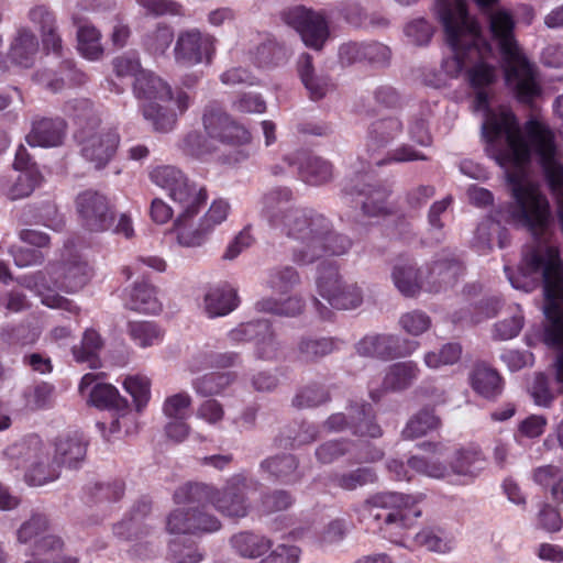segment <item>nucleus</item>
Segmentation results:
<instances>
[{
  "mask_svg": "<svg viewBox=\"0 0 563 563\" xmlns=\"http://www.w3.org/2000/svg\"><path fill=\"white\" fill-rule=\"evenodd\" d=\"M482 51V54L475 53L478 60L466 70V80L471 88L488 89L497 81V67L485 60V57L492 55L493 51L490 53Z\"/></svg>",
  "mask_w": 563,
  "mask_h": 563,
  "instance_id": "ea45409f",
  "label": "nucleus"
},
{
  "mask_svg": "<svg viewBox=\"0 0 563 563\" xmlns=\"http://www.w3.org/2000/svg\"><path fill=\"white\" fill-rule=\"evenodd\" d=\"M389 475L396 481H410L409 470L434 478H443L449 473L445 464L422 456H411L407 465L398 459H390L386 464Z\"/></svg>",
  "mask_w": 563,
  "mask_h": 563,
  "instance_id": "b1692460",
  "label": "nucleus"
},
{
  "mask_svg": "<svg viewBox=\"0 0 563 563\" xmlns=\"http://www.w3.org/2000/svg\"><path fill=\"white\" fill-rule=\"evenodd\" d=\"M76 209L81 225L91 232H104L113 227L114 206L100 191L87 189L76 198Z\"/></svg>",
  "mask_w": 563,
  "mask_h": 563,
  "instance_id": "4468645a",
  "label": "nucleus"
},
{
  "mask_svg": "<svg viewBox=\"0 0 563 563\" xmlns=\"http://www.w3.org/2000/svg\"><path fill=\"white\" fill-rule=\"evenodd\" d=\"M462 346L459 343H446L439 352H428L424 363L430 368H439L443 365H452L461 358Z\"/></svg>",
  "mask_w": 563,
  "mask_h": 563,
  "instance_id": "0e129e2a",
  "label": "nucleus"
},
{
  "mask_svg": "<svg viewBox=\"0 0 563 563\" xmlns=\"http://www.w3.org/2000/svg\"><path fill=\"white\" fill-rule=\"evenodd\" d=\"M136 3L144 11L146 16H186V9L184 4L177 0H136Z\"/></svg>",
  "mask_w": 563,
  "mask_h": 563,
  "instance_id": "3c124183",
  "label": "nucleus"
},
{
  "mask_svg": "<svg viewBox=\"0 0 563 563\" xmlns=\"http://www.w3.org/2000/svg\"><path fill=\"white\" fill-rule=\"evenodd\" d=\"M420 369L412 361L398 362L390 365L383 379L380 389H371L369 397L378 402L386 391H402L409 388L418 378Z\"/></svg>",
  "mask_w": 563,
  "mask_h": 563,
  "instance_id": "5701e85b",
  "label": "nucleus"
},
{
  "mask_svg": "<svg viewBox=\"0 0 563 563\" xmlns=\"http://www.w3.org/2000/svg\"><path fill=\"white\" fill-rule=\"evenodd\" d=\"M492 38L497 43L505 84L515 99L531 107L542 95L537 66L527 57L515 36L516 21L505 9L489 10L487 13Z\"/></svg>",
  "mask_w": 563,
  "mask_h": 563,
  "instance_id": "f03ea898",
  "label": "nucleus"
},
{
  "mask_svg": "<svg viewBox=\"0 0 563 563\" xmlns=\"http://www.w3.org/2000/svg\"><path fill=\"white\" fill-rule=\"evenodd\" d=\"M233 551L244 559H258L273 548V540L254 531H240L230 538Z\"/></svg>",
  "mask_w": 563,
  "mask_h": 563,
  "instance_id": "7c9ffc66",
  "label": "nucleus"
},
{
  "mask_svg": "<svg viewBox=\"0 0 563 563\" xmlns=\"http://www.w3.org/2000/svg\"><path fill=\"white\" fill-rule=\"evenodd\" d=\"M418 346L417 341L400 339L391 334H376L363 338L356 344V351L363 356L394 360L410 355Z\"/></svg>",
  "mask_w": 563,
  "mask_h": 563,
  "instance_id": "6ab92c4d",
  "label": "nucleus"
},
{
  "mask_svg": "<svg viewBox=\"0 0 563 563\" xmlns=\"http://www.w3.org/2000/svg\"><path fill=\"white\" fill-rule=\"evenodd\" d=\"M416 545L431 552L448 553L454 548V537L445 528L440 526L423 527L413 538Z\"/></svg>",
  "mask_w": 563,
  "mask_h": 563,
  "instance_id": "e433bc0d",
  "label": "nucleus"
},
{
  "mask_svg": "<svg viewBox=\"0 0 563 563\" xmlns=\"http://www.w3.org/2000/svg\"><path fill=\"white\" fill-rule=\"evenodd\" d=\"M179 146L185 154L197 158H201L216 151L211 139H207L198 131L187 133L181 140Z\"/></svg>",
  "mask_w": 563,
  "mask_h": 563,
  "instance_id": "680f3d73",
  "label": "nucleus"
},
{
  "mask_svg": "<svg viewBox=\"0 0 563 563\" xmlns=\"http://www.w3.org/2000/svg\"><path fill=\"white\" fill-rule=\"evenodd\" d=\"M202 124L208 137L222 144L239 146L250 143L252 139L250 131L216 101L205 107Z\"/></svg>",
  "mask_w": 563,
  "mask_h": 563,
  "instance_id": "ddd939ff",
  "label": "nucleus"
},
{
  "mask_svg": "<svg viewBox=\"0 0 563 563\" xmlns=\"http://www.w3.org/2000/svg\"><path fill=\"white\" fill-rule=\"evenodd\" d=\"M249 481L236 474L231 476L222 488L201 482H188L179 486L173 495L177 505H212L222 516L241 519L249 515L251 505L246 497Z\"/></svg>",
  "mask_w": 563,
  "mask_h": 563,
  "instance_id": "0eeeda50",
  "label": "nucleus"
},
{
  "mask_svg": "<svg viewBox=\"0 0 563 563\" xmlns=\"http://www.w3.org/2000/svg\"><path fill=\"white\" fill-rule=\"evenodd\" d=\"M297 70L311 100L318 101L324 98L333 87L328 76L316 75L310 54L305 53L299 57Z\"/></svg>",
  "mask_w": 563,
  "mask_h": 563,
  "instance_id": "2f4dec72",
  "label": "nucleus"
},
{
  "mask_svg": "<svg viewBox=\"0 0 563 563\" xmlns=\"http://www.w3.org/2000/svg\"><path fill=\"white\" fill-rule=\"evenodd\" d=\"M125 307L142 313H158L162 305L156 296L155 287L147 280L136 282L125 300Z\"/></svg>",
  "mask_w": 563,
  "mask_h": 563,
  "instance_id": "c9c22d12",
  "label": "nucleus"
},
{
  "mask_svg": "<svg viewBox=\"0 0 563 563\" xmlns=\"http://www.w3.org/2000/svg\"><path fill=\"white\" fill-rule=\"evenodd\" d=\"M221 527L218 517L199 505L187 510L174 509L166 518V531L170 534L201 536L217 532Z\"/></svg>",
  "mask_w": 563,
  "mask_h": 563,
  "instance_id": "2eb2a0df",
  "label": "nucleus"
},
{
  "mask_svg": "<svg viewBox=\"0 0 563 563\" xmlns=\"http://www.w3.org/2000/svg\"><path fill=\"white\" fill-rule=\"evenodd\" d=\"M350 431L356 437L377 439L383 435V429L377 423L375 411L369 404L350 405Z\"/></svg>",
  "mask_w": 563,
  "mask_h": 563,
  "instance_id": "c756f323",
  "label": "nucleus"
},
{
  "mask_svg": "<svg viewBox=\"0 0 563 563\" xmlns=\"http://www.w3.org/2000/svg\"><path fill=\"white\" fill-rule=\"evenodd\" d=\"M440 426L441 419L434 413V409L424 407L409 419L401 431V437L405 440H415L439 429Z\"/></svg>",
  "mask_w": 563,
  "mask_h": 563,
  "instance_id": "58836bf2",
  "label": "nucleus"
},
{
  "mask_svg": "<svg viewBox=\"0 0 563 563\" xmlns=\"http://www.w3.org/2000/svg\"><path fill=\"white\" fill-rule=\"evenodd\" d=\"M339 341L331 336L302 335L295 347L297 360L311 364L332 354L339 349Z\"/></svg>",
  "mask_w": 563,
  "mask_h": 563,
  "instance_id": "c85d7f7f",
  "label": "nucleus"
},
{
  "mask_svg": "<svg viewBox=\"0 0 563 563\" xmlns=\"http://www.w3.org/2000/svg\"><path fill=\"white\" fill-rule=\"evenodd\" d=\"M65 113L73 120L76 130L74 139L81 156L101 169L114 156L120 136L113 129L100 128L101 120L88 99H78L65 106Z\"/></svg>",
  "mask_w": 563,
  "mask_h": 563,
  "instance_id": "39448f33",
  "label": "nucleus"
},
{
  "mask_svg": "<svg viewBox=\"0 0 563 563\" xmlns=\"http://www.w3.org/2000/svg\"><path fill=\"white\" fill-rule=\"evenodd\" d=\"M236 290L224 283L211 288L205 296L206 311L209 317L225 316L239 306Z\"/></svg>",
  "mask_w": 563,
  "mask_h": 563,
  "instance_id": "f704fd0d",
  "label": "nucleus"
},
{
  "mask_svg": "<svg viewBox=\"0 0 563 563\" xmlns=\"http://www.w3.org/2000/svg\"><path fill=\"white\" fill-rule=\"evenodd\" d=\"M87 441L79 432L59 435L55 442L54 463L58 467H78L87 453Z\"/></svg>",
  "mask_w": 563,
  "mask_h": 563,
  "instance_id": "a878e982",
  "label": "nucleus"
},
{
  "mask_svg": "<svg viewBox=\"0 0 563 563\" xmlns=\"http://www.w3.org/2000/svg\"><path fill=\"white\" fill-rule=\"evenodd\" d=\"M40 338V330L29 324L8 327L1 332V340L12 346L33 345Z\"/></svg>",
  "mask_w": 563,
  "mask_h": 563,
  "instance_id": "6e6d98bb",
  "label": "nucleus"
},
{
  "mask_svg": "<svg viewBox=\"0 0 563 563\" xmlns=\"http://www.w3.org/2000/svg\"><path fill=\"white\" fill-rule=\"evenodd\" d=\"M37 53L38 41L35 34L29 29H19L9 52L11 62L20 67L30 68L34 65Z\"/></svg>",
  "mask_w": 563,
  "mask_h": 563,
  "instance_id": "473e14b6",
  "label": "nucleus"
},
{
  "mask_svg": "<svg viewBox=\"0 0 563 563\" xmlns=\"http://www.w3.org/2000/svg\"><path fill=\"white\" fill-rule=\"evenodd\" d=\"M438 13L446 42L454 53L442 62V69L448 76L456 78L465 67V56L482 54V49L490 53L492 46L483 37L477 20L470 15L465 0L443 1Z\"/></svg>",
  "mask_w": 563,
  "mask_h": 563,
  "instance_id": "7ed1b4c3",
  "label": "nucleus"
},
{
  "mask_svg": "<svg viewBox=\"0 0 563 563\" xmlns=\"http://www.w3.org/2000/svg\"><path fill=\"white\" fill-rule=\"evenodd\" d=\"M113 71L119 78H134L144 71L139 55L135 52H126L112 60Z\"/></svg>",
  "mask_w": 563,
  "mask_h": 563,
  "instance_id": "338daca9",
  "label": "nucleus"
},
{
  "mask_svg": "<svg viewBox=\"0 0 563 563\" xmlns=\"http://www.w3.org/2000/svg\"><path fill=\"white\" fill-rule=\"evenodd\" d=\"M125 489V484L121 479H114L112 483H96L92 489L88 490L87 501H118L122 498Z\"/></svg>",
  "mask_w": 563,
  "mask_h": 563,
  "instance_id": "e2e57ef3",
  "label": "nucleus"
},
{
  "mask_svg": "<svg viewBox=\"0 0 563 563\" xmlns=\"http://www.w3.org/2000/svg\"><path fill=\"white\" fill-rule=\"evenodd\" d=\"M102 347L100 334L92 329L85 331L79 345L73 347V355L79 363H88L90 367L97 368L100 364L98 353Z\"/></svg>",
  "mask_w": 563,
  "mask_h": 563,
  "instance_id": "37998d69",
  "label": "nucleus"
},
{
  "mask_svg": "<svg viewBox=\"0 0 563 563\" xmlns=\"http://www.w3.org/2000/svg\"><path fill=\"white\" fill-rule=\"evenodd\" d=\"M475 91L474 96V109L477 111L485 112V120L482 126L483 137L485 140V152L488 157L495 161V155L490 152V148H497L500 151L507 150V137L508 132L503 128L501 119L512 115L517 125L519 121L516 114L507 108L490 109V96L487 89L472 88Z\"/></svg>",
  "mask_w": 563,
  "mask_h": 563,
  "instance_id": "f8f14e48",
  "label": "nucleus"
},
{
  "mask_svg": "<svg viewBox=\"0 0 563 563\" xmlns=\"http://www.w3.org/2000/svg\"><path fill=\"white\" fill-rule=\"evenodd\" d=\"M418 499L411 495L394 492L378 493L365 501L368 514L378 521V527L395 525L400 528L407 527L410 515L419 517L421 511L416 509Z\"/></svg>",
  "mask_w": 563,
  "mask_h": 563,
  "instance_id": "9d476101",
  "label": "nucleus"
},
{
  "mask_svg": "<svg viewBox=\"0 0 563 563\" xmlns=\"http://www.w3.org/2000/svg\"><path fill=\"white\" fill-rule=\"evenodd\" d=\"M89 266L77 256L69 261L49 263L43 271H37L22 278V285L35 291L44 306L79 314V307L70 299L55 290L75 292L89 282Z\"/></svg>",
  "mask_w": 563,
  "mask_h": 563,
  "instance_id": "20e7f679",
  "label": "nucleus"
},
{
  "mask_svg": "<svg viewBox=\"0 0 563 563\" xmlns=\"http://www.w3.org/2000/svg\"><path fill=\"white\" fill-rule=\"evenodd\" d=\"M37 460L31 464L25 473V481L32 486H42L53 482L59 476V467L54 463H49L48 457L36 455Z\"/></svg>",
  "mask_w": 563,
  "mask_h": 563,
  "instance_id": "8fccbe9b",
  "label": "nucleus"
},
{
  "mask_svg": "<svg viewBox=\"0 0 563 563\" xmlns=\"http://www.w3.org/2000/svg\"><path fill=\"white\" fill-rule=\"evenodd\" d=\"M294 199L288 187H277L263 197V213L269 224L301 242L294 261L310 264L322 256H340L351 249L352 240L333 230L331 221L310 208H288Z\"/></svg>",
  "mask_w": 563,
  "mask_h": 563,
  "instance_id": "f257e3e1",
  "label": "nucleus"
},
{
  "mask_svg": "<svg viewBox=\"0 0 563 563\" xmlns=\"http://www.w3.org/2000/svg\"><path fill=\"white\" fill-rule=\"evenodd\" d=\"M230 211V205L227 200L216 199L206 214L201 218L197 228L191 225L181 229L178 234V242L183 246H200L214 230V228L227 220Z\"/></svg>",
  "mask_w": 563,
  "mask_h": 563,
  "instance_id": "412c9836",
  "label": "nucleus"
},
{
  "mask_svg": "<svg viewBox=\"0 0 563 563\" xmlns=\"http://www.w3.org/2000/svg\"><path fill=\"white\" fill-rule=\"evenodd\" d=\"M235 379L233 372H213L194 379L192 387L198 395L211 397L222 394Z\"/></svg>",
  "mask_w": 563,
  "mask_h": 563,
  "instance_id": "a19ab883",
  "label": "nucleus"
},
{
  "mask_svg": "<svg viewBox=\"0 0 563 563\" xmlns=\"http://www.w3.org/2000/svg\"><path fill=\"white\" fill-rule=\"evenodd\" d=\"M367 175L356 176L346 184L343 191L346 196L356 197V201L361 203L363 213L367 217H380L393 212L391 206L388 203L390 188L382 183L366 181Z\"/></svg>",
  "mask_w": 563,
  "mask_h": 563,
  "instance_id": "dca6fc26",
  "label": "nucleus"
},
{
  "mask_svg": "<svg viewBox=\"0 0 563 563\" xmlns=\"http://www.w3.org/2000/svg\"><path fill=\"white\" fill-rule=\"evenodd\" d=\"M303 308L305 302L298 296H290L284 300L267 297L256 302L258 311L282 317H296L302 312Z\"/></svg>",
  "mask_w": 563,
  "mask_h": 563,
  "instance_id": "c03bdc74",
  "label": "nucleus"
},
{
  "mask_svg": "<svg viewBox=\"0 0 563 563\" xmlns=\"http://www.w3.org/2000/svg\"><path fill=\"white\" fill-rule=\"evenodd\" d=\"M299 283L298 272L290 266L272 269L267 279L268 286L280 294L289 292Z\"/></svg>",
  "mask_w": 563,
  "mask_h": 563,
  "instance_id": "052dcab7",
  "label": "nucleus"
},
{
  "mask_svg": "<svg viewBox=\"0 0 563 563\" xmlns=\"http://www.w3.org/2000/svg\"><path fill=\"white\" fill-rule=\"evenodd\" d=\"M133 93L142 103L170 101L173 97L169 85L145 69L133 81Z\"/></svg>",
  "mask_w": 563,
  "mask_h": 563,
  "instance_id": "cd10ccee",
  "label": "nucleus"
},
{
  "mask_svg": "<svg viewBox=\"0 0 563 563\" xmlns=\"http://www.w3.org/2000/svg\"><path fill=\"white\" fill-rule=\"evenodd\" d=\"M402 132V123L397 118H385L372 123L366 143L369 157L375 163L374 153L385 147Z\"/></svg>",
  "mask_w": 563,
  "mask_h": 563,
  "instance_id": "72a5a7b5",
  "label": "nucleus"
},
{
  "mask_svg": "<svg viewBox=\"0 0 563 563\" xmlns=\"http://www.w3.org/2000/svg\"><path fill=\"white\" fill-rule=\"evenodd\" d=\"M216 53V38L199 31L189 29L179 32L176 40L175 59L184 65H197L202 62L210 63Z\"/></svg>",
  "mask_w": 563,
  "mask_h": 563,
  "instance_id": "a211bd4d",
  "label": "nucleus"
},
{
  "mask_svg": "<svg viewBox=\"0 0 563 563\" xmlns=\"http://www.w3.org/2000/svg\"><path fill=\"white\" fill-rule=\"evenodd\" d=\"M261 468L269 478L285 485L299 483L303 477V473L299 470V461L292 454L268 457L261 463Z\"/></svg>",
  "mask_w": 563,
  "mask_h": 563,
  "instance_id": "bb28decb",
  "label": "nucleus"
},
{
  "mask_svg": "<svg viewBox=\"0 0 563 563\" xmlns=\"http://www.w3.org/2000/svg\"><path fill=\"white\" fill-rule=\"evenodd\" d=\"M174 40V30L167 23H157L155 29L148 32L143 40V45L153 55H163Z\"/></svg>",
  "mask_w": 563,
  "mask_h": 563,
  "instance_id": "5fc2aeb1",
  "label": "nucleus"
},
{
  "mask_svg": "<svg viewBox=\"0 0 563 563\" xmlns=\"http://www.w3.org/2000/svg\"><path fill=\"white\" fill-rule=\"evenodd\" d=\"M283 18L300 34L307 46L314 49L322 48L329 36L328 22L322 13L298 5L284 12Z\"/></svg>",
  "mask_w": 563,
  "mask_h": 563,
  "instance_id": "f3484780",
  "label": "nucleus"
},
{
  "mask_svg": "<svg viewBox=\"0 0 563 563\" xmlns=\"http://www.w3.org/2000/svg\"><path fill=\"white\" fill-rule=\"evenodd\" d=\"M412 267L396 266L393 269V280L397 289L406 297H415L420 290L439 292L453 286L464 275L465 266L454 254L441 257L426 267V282L421 284L417 278L406 280L405 273L413 274Z\"/></svg>",
  "mask_w": 563,
  "mask_h": 563,
  "instance_id": "1a4fd4ad",
  "label": "nucleus"
},
{
  "mask_svg": "<svg viewBox=\"0 0 563 563\" xmlns=\"http://www.w3.org/2000/svg\"><path fill=\"white\" fill-rule=\"evenodd\" d=\"M64 545L60 537L47 534L36 540L33 548L36 555L47 556L53 563H79L77 556L63 553Z\"/></svg>",
  "mask_w": 563,
  "mask_h": 563,
  "instance_id": "a18cd8bd",
  "label": "nucleus"
},
{
  "mask_svg": "<svg viewBox=\"0 0 563 563\" xmlns=\"http://www.w3.org/2000/svg\"><path fill=\"white\" fill-rule=\"evenodd\" d=\"M43 176L40 169H33L29 173H22L9 187L7 196L11 200L29 197L36 187L41 185Z\"/></svg>",
  "mask_w": 563,
  "mask_h": 563,
  "instance_id": "13d9d810",
  "label": "nucleus"
},
{
  "mask_svg": "<svg viewBox=\"0 0 563 563\" xmlns=\"http://www.w3.org/2000/svg\"><path fill=\"white\" fill-rule=\"evenodd\" d=\"M89 402L98 408L114 409L118 412L129 409L128 400L110 384H96L89 391Z\"/></svg>",
  "mask_w": 563,
  "mask_h": 563,
  "instance_id": "79ce46f5",
  "label": "nucleus"
},
{
  "mask_svg": "<svg viewBox=\"0 0 563 563\" xmlns=\"http://www.w3.org/2000/svg\"><path fill=\"white\" fill-rule=\"evenodd\" d=\"M67 122L60 117H44L36 114L31 120L30 131L25 142L32 147H57L66 137Z\"/></svg>",
  "mask_w": 563,
  "mask_h": 563,
  "instance_id": "aec40b11",
  "label": "nucleus"
},
{
  "mask_svg": "<svg viewBox=\"0 0 563 563\" xmlns=\"http://www.w3.org/2000/svg\"><path fill=\"white\" fill-rule=\"evenodd\" d=\"M331 400L328 388L318 383H311L300 388L292 398V406L298 409L314 408Z\"/></svg>",
  "mask_w": 563,
  "mask_h": 563,
  "instance_id": "09e8293b",
  "label": "nucleus"
},
{
  "mask_svg": "<svg viewBox=\"0 0 563 563\" xmlns=\"http://www.w3.org/2000/svg\"><path fill=\"white\" fill-rule=\"evenodd\" d=\"M523 278L541 276L545 295L544 313L550 325L563 322V262L558 246L536 243L522 252L518 266Z\"/></svg>",
  "mask_w": 563,
  "mask_h": 563,
  "instance_id": "423d86ee",
  "label": "nucleus"
},
{
  "mask_svg": "<svg viewBox=\"0 0 563 563\" xmlns=\"http://www.w3.org/2000/svg\"><path fill=\"white\" fill-rule=\"evenodd\" d=\"M268 320H256L241 323L235 329L229 332V338L232 342L243 343L258 340L262 333H268Z\"/></svg>",
  "mask_w": 563,
  "mask_h": 563,
  "instance_id": "69168bd1",
  "label": "nucleus"
},
{
  "mask_svg": "<svg viewBox=\"0 0 563 563\" xmlns=\"http://www.w3.org/2000/svg\"><path fill=\"white\" fill-rule=\"evenodd\" d=\"M159 102L142 103V113L146 120L153 123L155 130L168 132L174 129L177 115L173 110L163 107Z\"/></svg>",
  "mask_w": 563,
  "mask_h": 563,
  "instance_id": "603ef678",
  "label": "nucleus"
},
{
  "mask_svg": "<svg viewBox=\"0 0 563 563\" xmlns=\"http://www.w3.org/2000/svg\"><path fill=\"white\" fill-rule=\"evenodd\" d=\"M130 339L141 347H148L162 342L164 333L152 321H130L126 328Z\"/></svg>",
  "mask_w": 563,
  "mask_h": 563,
  "instance_id": "49530a36",
  "label": "nucleus"
},
{
  "mask_svg": "<svg viewBox=\"0 0 563 563\" xmlns=\"http://www.w3.org/2000/svg\"><path fill=\"white\" fill-rule=\"evenodd\" d=\"M124 389L133 398L136 411L141 412L151 398V382L147 377L135 375L129 376L123 382Z\"/></svg>",
  "mask_w": 563,
  "mask_h": 563,
  "instance_id": "bf43d9fd",
  "label": "nucleus"
},
{
  "mask_svg": "<svg viewBox=\"0 0 563 563\" xmlns=\"http://www.w3.org/2000/svg\"><path fill=\"white\" fill-rule=\"evenodd\" d=\"M316 284L319 295L335 309H353L362 302L360 288L342 282L334 261L325 260L320 263Z\"/></svg>",
  "mask_w": 563,
  "mask_h": 563,
  "instance_id": "9b49d317",
  "label": "nucleus"
},
{
  "mask_svg": "<svg viewBox=\"0 0 563 563\" xmlns=\"http://www.w3.org/2000/svg\"><path fill=\"white\" fill-rule=\"evenodd\" d=\"M239 360V354L234 352L217 353L213 351L199 352L189 363L191 373H197L206 368L219 367L225 368L233 366Z\"/></svg>",
  "mask_w": 563,
  "mask_h": 563,
  "instance_id": "de8ad7c7",
  "label": "nucleus"
},
{
  "mask_svg": "<svg viewBox=\"0 0 563 563\" xmlns=\"http://www.w3.org/2000/svg\"><path fill=\"white\" fill-rule=\"evenodd\" d=\"M483 464L484 457L481 450L472 446L457 451L452 468L456 474L473 475L483 467Z\"/></svg>",
  "mask_w": 563,
  "mask_h": 563,
  "instance_id": "4d7b16f0",
  "label": "nucleus"
},
{
  "mask_svg": "<svg viewBox=\"0 0 563 563\" xmlns=\"http://www.w3.org/2000/svg\"><path fill=\"white\" fill-rule=\"evenodd\" d=\"M169 556L174 563H200L203 554L195 542L180 543L172 541L168 545Z\"/></svg>",
  "mask_w": 563,
  "mask_h": 563,
  "instance_id": "774afa93",
  "label": "nucleus"
},
{
  "mask_svg": "<svg viewBox=\"0 0 563 563\" xmlns=\"http://www.w3.org/2000/svg\"><path fill=\"white\" fill-rule=\"evenodd\" d=\"M78 49L88 59L96 60L102 53L101 34L91 24H82L77 32Z\"/></svg>",
  "mask_w": 563,
  "mask_h": 563,
  "instance_id": "864d4df0",
  "label": "nucleus"
},
{
  "mask_svg": "<svg viewBox=\"0 0 563 563\" xmlns=\"http://www.w3.org/2000/svg\"><path fill=\"white\" fill-rule=\"evenodd\" d=\"M289 167H297L299 178L309 185H322L333 175L332 164L310 152L300 150L284 158Z\"/></svg>",
  "mask_w": 563,
  "mask_h": 563,
  "instance_id": "4be33fe9",
  "label": "nucleus"
},
{
  "mask_svg": "<svg viewBox=\"0 0 563 563\" xmlns=\"http://www.w3.org/2000/svg\"><path fill=\"white\" fill-rule=\"evenodd\" d=\"M468 379L473 390L488 400L497 399L504 391V378L486 362H476L470 372Z\"/></svg>",
  "mask_w": 563,
  "mask_h": 563,
  "instance_id": "393cba45",
  "label": "nucleus"
},
{
  "mask_svg": "<svg viewBox=\"0 0 563 563\" xmlns=\"http://www.w3.org/2000/svg\"><path fill=\"white\" fill-rule=\"evenodd\" d=\"M150 178L154 184L166 189L170 199L181 208V212L174 223L176 234L178 235L181 229L191 225L194 219L206 205L208 199L207 188L198 186L180 169L170 165L153 168L150 173Z\"/></svg>",
  "mask_w": 563,
  "mask_h": 563,
  "instance_id": "6e6552de",
  "label": "nucleus"
},
{
  "mask_svg": "<svg viewBox=\"0 0 563 563\" xmlns=\"http://www.w3.org/2000/svg\"><path fill=\"white\" fill-rule=\"evenodd\" d=\"M328 485L343 490H354L357 487L373 484L377 474L372 467H357L350 472H331L328 475Z\"/></svg>",
  "mask_w": 563,
  "mask_h": 563,
  "instance_id": "4c0bfd02",
  "label": "nucleus"
}]
</instances>
